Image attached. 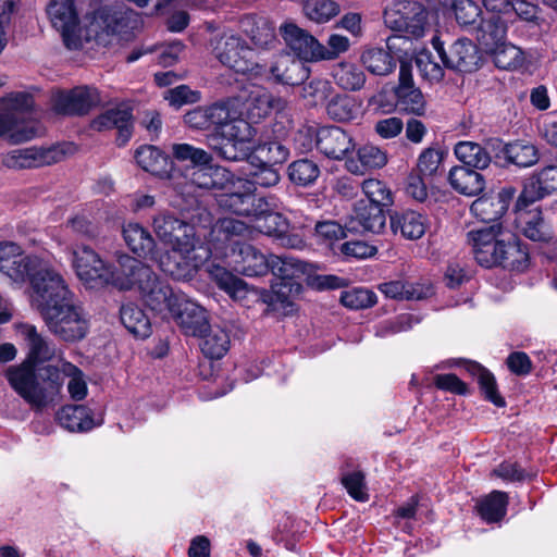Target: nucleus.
<instances>
[{
	"label": "nucleus",
	"mask_w": 557,
	"mask_h": 557,
	"mask_svg": "<svg viewBox=\"0 0 557 557\" xmlns=\"http://www.w3.org/2000/svg\"><path fill=\"white\" fill-rule=\"evenodd\" d=\"M519 223L522 234L533 242L548 243L553 239V230L540 210L521 213Z\"/></svg>",
	"instance_id": "40"
},
{
	"label": "nucleus",
	"mask_w": 557,
	"mask_h": 557,
	"mask_svg": "<svg viewBox=\"0 0 557 557\" xmlns=\"http://www.w3.org/2000/svg\"><path fill=\"white\" fill-rule=\"evenodd\" d=\"M72 262L79 280L89 287L107 284L115 286V281L122 276L120 263L119 268L112 269L88 246L74 248Z\"/></svg>",
	"instance_id": "8"
},
{
	"label": "nucleus",
	"mask_w": 557,
	"mask_h": 557,
	"mask_svg": "<svg viewBox=\"0 0 557 557\" xmlns=\"http://www.w3.org/2000/svg\"><path fill=\"white\" fill-rule=\"evenodd\" d=\"M7 379L11 387L34 411L41 412L52 401L47 388L39 383L33 364L24 362L17 367H10L7 370Z\"/></svg>",
	"instance_id": "10"
},
{
	"label": "nucleus",
	"mask_w": 557,
	"mask_h": 557,
	"mask_svg": "<svg viewBox=\"0 0 557 557\" xmlns=\"http://www.w3.org/2000/svg\"><path fill=\"white\" fill-rule=\"evenodd\" d=\"M387 163V154L373 145H363L357 150V159L346 160V169L355 175H363L368 170L381 169Z\"/></svg>",
	"instance_id": "32"
},
{
	"label": "nucleus",
	"mask_w": 557,
	"mask_h": 557,
	"mask_svg": "<svg viewBox=\"0 0 557 557\" xmlns=\"http://www.w3.org/2000/svg\"><path fill=\"white\" fill-rule=\"evenodd\" d=\"M320 175V169L315 162L308 159H300L292 162L288 166L289 180L299 186L313 184Z\"/></svg>",
	"instance_id": "52"
},
{
	"label": "nucleus",
	"mask_w": 557,
	"mask_h": 557,
	"mask_svg": "<svg viewBox=\"0 0 557 557\" xmlns=\"http://www.w3.org/2000/svg\"><path fill=\"white\" fill-rule=\"evenodd\" d=\"M171 314L182 332L188 336L201 335L208 329L206 310L184 295L178 299L177 307Z\"/></svg>",
	"instance_id": "22"
},
{
	"label": "nucleus",
	"mask_w": 557,
	"mask_h": 557,
	"mask_svg": "<svg viewBox=\"0 0 557 557\" xmlns=\"http://www.w3.org/2000/svg\"><path fill=\"white\" fill-rule=\"evenodd\" d=\"M230 175V172L222 166L201 165L193 172L191 183L199 188L213 189L222 186V178Z\"/></svg>",
	"instance_id": "53"
},
{
	"label": "nucleus",
	"mask_w": 557,
	"mask_h": 557,
	"mask_svg": "<svg viewBox=\"0 0 557 557\" xmlns=\"http://www.w3.org/2000/svg\"><path fill=\"white\" fill-rule=\"evenodd\" d=\"M506 237H510V232L504 230L500 223L471 230L467 234L474 259L484 268L497 265Z\"/></svg>",
	"instance_id": "11"
},
{
	"label": "nucleus",
	"mask_w": 557,
	"mask_h": 557,
	"mask_svg": "<svg viewBox=\"0 0 557 557\" xmlns=\"http://www.w3.org/2000/svg\"><path fill=\"white\" fill-rule=\"evenodd\" d=\"M511 197L512 191L504 188L495 195L479 197L470 210L482 222L495 224L507 211Z\"/></svg>",
	"instance_id": "27"
},
{
	"label": "nucleus",
	"mask_w": 557,
	"mask_h": 557,
	"mask_svg": "<svg viewBox=\"0 0 557 557\" xmlns=\"http://www.w3.org/2000/svg\"><path fill=\"white\" fill-rule=\"evenodd\" d=\"M428 226V219L422 213L413 210L395 212L391 215V228L395 235L409 240L421 238Z\"/></svg>",
	"instance_id": "30"
},
{
	"label": "nucleus",
	"mask_w": 557,
	"mask_h": 557,
	"mask_svg": "<svg viewBox=\"0 0 557 557\" xmlns=\"http://www.w3.org/2000/svg\"><path fill=\"white\" fill-rule=\"evenodd\" d=\"M386 223L383 207L359 200L352 211L349 228L355 232L380 233Z\"/></svg>",
	"instance_id": "26"
},
{
	"label": "nucleus",
	"mask_w": 557,
	"mask_h": 557,
	"mask_svg": "<svg viewBox=\"0 0 557 557\" xmlns=\"http://www.w3.org/2000/svg\"><path fill=\"white\" fill-rule=\"evenodd\" d=\"M10 113H0V136L7 132L11 133L14 143L28 141L41 133L40 124L30 120L25 124H14L16 113L29 112L34 107L33 96L27 92H12L2 99Z\"/></svg>",
	"instance_id": "9"
},
{
	"label": "nucleus",
	"mask_w": 557,
	"mask_h": 557,
	"mask_svg": "<svg viewBox=\"0 0 557 557\" xmlns=\"http://www.w3.org/2000/svg\"><path fill=\"white\" fill-rule=\"evenodd\" d=\"M361 62L366 69L380 76L391 74L396 67L395 58L382 48H370L361 54Z\"/></svg>",
	"instance_id": "46"
},
{
	"label": "nucleus",
	"mask_w": 557,
	"mask_h": 557,
	"mask_svg": "<svg viewBox=\"0 0 557 557\" xmlns=\"http://www.w3.org/2000/svg\"><path fill=\"white\" fill-rule=\"evenodd\" d=\"M306 16L315 23H326L339 13V7L332 0H306L304 3Z\"/></svg>",
	"instance_id": "54"
},
{
	"label": "nucleus",
	"mask_w": 557,
	"mask_h": 557,
	"mask_svg": "<svg viewBox=\"0 0 557 557\" xmlns=\"http://www.w3.org/2000/svg\"><path fill=\"white\" fill-rule=\"evenodd\" d=\"M448 182L455 191L468 197L476 196L485 188L484 176L480 172L462 165L453 166L449 170Z\"/></svg>",
	"instance_id": "31"
},
{
	"label": "nucleus",
	"mask_w": 557,
	"mask_h": 557,
	"mask_svg": "<svg viewBox=\"0 0 557 557\" xmlns=\"http://www.w3.org/2000/svg\"><path fill=\"white\" fill-rule=\"evenodd\" d=\"M488 53L493 57V61L498 69L517 70L520 69L525 61L523 51L510 44H498Z\"/></svg>",
	"instance_id": "47"
},
{
	"label": "nucleus",
	"mask_w": 557,
	"mask_h": 557,
	"mask_svg": "<svg viewBox=\"0 0 557 557\" xmlns=\"http://www.w3.org/2000/svg\"><path fill=\"white\" fill-rule=\"evenodd\" d=\"M350 48V40L346 36L332 34L327 38L326 46L320 44V61H333L347 52Z\"/></svg>",
	"instance_id": "61"
},
{
	"label": "nucleus",
	"mask_w": 557,
	"mask_h": 557,
	"mask_svg": "<svg viewBox=\"0 0 557 557\" xmlns=\"http://www.w3.org/2000/svg\"><path fill=\"white\" fill-rule=\"evenodd\" d=\"M63 151L58 147L18 148L9 151L2 158V164L8 169L23 170L50 165L61 161Z\"/></svg>",
	"instance_id": "17"
},
{
	"label": "nucleus",
	"mask_w": 557,
	"mask_h": 557,
	"mask_svg": "<svg viewBox=\"0 0 557 557\" xmlns=\"http://www.w3.org/2000/svg\"><path fill=\"white\" fill-rule=\"evenodd\" d=\"M206 107L213 128L207 136L208 147L222 160H244L248 153L242 146L252 140L256 129L243 117L239 100L228 98Z\"/></svg>",
	"instance_id": "2"
},
{
	"label": "nucleus",
	"mask_w": 557,
	"mask_h": 557,
	"mask_svg": "<svg viewBox=\"0 0 557 557\" xmlns=\"http://www.w3.org/2000/svg\"><path fill=\"white\" fill-rule=\"evenodd\" d=\"M270 72L277 83L290 86L300 85L310 76V69L306 63L289 54L280 55L271 65Z\"/></svg>",
	"instance_id": "29"
},
{
	"label": "nucleus",
	"mask_w": 557,
	"mask_h": 557,
	"mask_svg": "<svg viewBox=\"0 0 557 557\" xmlns=\"http://www.w3.org/2000/svg\"><path fill=\"white\" fill-rule=\"evenodd\" d=\"M468 370L478 377V383L485 398L496 407H505L506 401L497 391L495 376L476 362L470 363Z\"/></svg>",
	"instance_id": "48"
},
{
	"label": "nucleus",
	"mask_w": 557,
	"mask_h": 557,
	"mask_svg": "<svg viewBox=\"0 0 557 557\" xmlns=\"http://www.w3.org/2000/svg\"><path fill=\"white\" fill-rule=\"evenodd\" d=\"M453 11L460 25L474 24L481 14L480 7L472 0H454Z\"/></svg>",
	"instance_id": "64"
},
{
	"label": "nucleus",
	"mask_w": 557,
	"mask_h": 557,
	"mask_svg": "<svg viewBox=\"0 0 557 557\" xmlns=\"http://www.w3.org/2000/svg\"><path fill=\"white\" fill-rule=\"evenodd\" d=\"M341 302L354 310L370 308L376 304V295L367 288H352L342 293Z\"/></svg>",
	"instance_id": "59"
},
{
	"label": "nucleus",
	"mask_w": 557,
	"mask_h": 557,
	"mask_svg": "<svg viewBox=\"0 0 557 557\" xmlns=\"http://www.w3.org/2000/svg\"><path fill=\"white\" fill-rule=\"evenodd\" d=\"M48 331L61 341H82L89 332V318L75 298L53 307L41 315Z\"/></svg>",
	"instance_id": "6"
},
{
	"label": "nucleus",
	"mask_w": 557,
	"mask_h": 557,
	"mask_svg": "<svg viewBox=\"0 0 557 557\" xmlns=\"http://www.w3.org/2000/svg\"><path fill=\"white\" fill-rule=\"evenodd\" d=\"M361 188L367 196L366 202H371L383 208L393 203L392 191L382 181L375 178L366 180L362 182Z\"/></svg>",
	"instance_id": "57"
},
{
	"label": "nucleus",
	"mask_w": 557,
	"mask_h": 557,
	"mask_svg": "<svg viewBox=\"0 0 557 557\" xmlns=\"http://www.w3.org/2000/svg\"><path fill=\"white\" fill-rule=\"evenodd\" d=\"M247 92L244 107L247 119L252 123H258L272 111H282L286 107L284 99L272 95L263 86L251 85Z\"/></svg>",
	"instance_id": "21"
},
{
	"label": "nucleus",
	"mask_w": 557,
	"mask_h": 557,
	"mask_svg": "<svg viewBox=\"0 0 557 557\" xmlns=\"http://www.w3.org/2000/svg\"><path fill=\"white\" fill-rule=\"evenodd\" d=\"M502 153L508 162L520 168H530L539 161L536 147L523 140L506 144Z\"/></svg>",
	"instance_id": "45"
},
{
	"label": "nucleus",
	"mask_w": 557,
	"mask_h": 557,
	"mask_svg": "<svg viewBox=\"0 0 557 557\" xmlns=\"http://www.w3.org/2000/svg\"><path fill=\"white\" fill-rule=\"evenodd\" d=\"M171 152L176 161L188 162L194 166L209 165L213 160L212 156L205 149L189 144H174Z\"/></svg>",
	"instance_id": "56"
},
{
	"label": "nucleus",
	"mask_w": 557,
	"mask_h": 557,
	"mask_svg": "<svg viewBox=\"0 0 557 557\" xmlns=\"http://www.w3.org/2000/svg\"><path fill=\"white\" fill-rule=\"evenodd\" d=\"M91 128L98 132L116 128L119 145H124L132 136V111L128 108L107 110L91 122Z\"/></svg>",
	"instance_id": "28"
},
{
	"label": "nucleus",
	"mask_w": 557,
	"mask_h": 557,
	"mask_svg": "<svg viewBox=\"0 0 557 557\" xmlns=\"http://www.w3.org/2000/svg\"><path fill=\"white\" fill-rule=\"evenodd\" d=\"M201 338L200 349L210 359H221L230 349V335L224 327L208 325L206 332L197 335Z\"/></svg>",
	"instance_id": "37"
},
{
	"label": "nucleus",
	"mask_w": 557,
	"mask_h": 557,
	"mask_svg": "<svg viewBox=\"0 0 557 557\" xmlns=\"http://www.w3.org/2000/svg\"><path fill=\"white\" fill-rule=\"evenodd\" d=\"M507 505V493L493 491L478 503L476 509L484 521L493 523L500 521L505 517Z\"/></svg>",
	"instance_id": "43"
},
{
	"label": "nucleus",
	"mask_w": 557,
	"mask_h": 557,
	"mask_svg": "<svg viewBox=\"0 0 557 557\" xmlns=\"http://www.w3.org/2000/svg\"><path fill=\"white\" fill-rule=\"evenodd\" d=\"M100 103L98 89L86 85L61 90L53 96V109L63 115H85Z\"/></svg>",
	"instance_id": "13"
},
{
	"label": "nucleus",
	"mask_w": 557,
	"mask_h": 557,
	"mask_svg": "<svg viewBox=\"0 0 557 557\" xmlns=\"http://www.w3.org/2000/svg\"><path fill=\"white\" fill-rule=\"evenodd\" d=\"M60 425L70 432L90 431L96 424L91 410L84 405H66L57 412Z\"/></svg>",
	"instance_id": "35"
},
{
	"label": "nucleus",
	"mask_w": 557,
	"mask_h": 557,
	"mask_svg": "<svg viewBox=\"0 0 557 557\" xmlns=\"http://www.w3.org/2000/svg\"><path fill=\"white\" fill-rule=\"evenodd\" d=\"M272 205L269 202V206L265 207L263 213L256 214L253 218V234L260 233L275 239L280 234H283L285 231H288L289 223L286 218H284L281 213L273 212L270 210Z\"/></svg>",
	"instance_id": "44"
},
{
	"label": "nucleus",
	"mask_w": 557,
	"mask_h": 557,
	"mask_svg": "<svg viewBox=\"0 0 557 557\" xmlns=\"http://www.w3.org/2000/svg\"><path fill=\"white\" fill-rule=\"evenodd\" d=\"M556 191L557 166L549 165L525 181L518 203H532Z\"/></svg>",
	"instance_id": "24"
},
{
	"label": "nucleus",
	"mask_w": 557,
	"mask_h": 557,
	"mask_svg": "<svg viewBox=\"0 0 557 557\" xmlns=\"http://www.w3.org/2000/svg\"><path fill=\"white\" fill-rule=\"evenodd\" d=\"M426 14L424 8L413 0H394L384 10V23L400 35L387 37L388 50L398 49V41L421 38L425 33Z\"/></svg>",
	"instance_id": "5"
},
{
	"label": "nucleus",
	"mask_w": 557,
	"mask_h": 557,
	"mask_svg": "<svg viewBox=\"0 0 557 557\" xmlns=\"http://www.w3.org/2000/svg\"><path fill=\"white\" fill-rule=\"evenodd\" d=\"M456 158L463 163L462 166L482 171L490 166L492 158L480 144L474 141H459L454 148Z\"/></svg>",
	"instance_id": "39"
},
{
	"label": "nucleus",
	"mask_w": 557,
	"mask_h": 557,
	"mask_svg": "<svg viewBox=\"0 0 557 557\" xmlns=\"http://www.w3.org/2000/svg\"><path fill=\"white\" fill-rule=\"evenodd\" d=\"M356 144L352 136L338 126H322L318 135V151L329 159H349Z\"/></svg>",
	"instance_id": "20"
},
{
	"label": "nucleus",
	"mask_w": 557,
	"mask_h": 557,
	"mask_svg": "<svg viewBox=\"0 0 557 557\" xmlns=\"http://www.w3.org/2000/svg\"><path fill=\"white\" fill-rule=\"evenodd\" d=\"M152 226L157 237L171 248L157 259L164 273L181 280L199 267L202 259L196 256V250L201 243L193 224L174 213L160 212L153 218Z\"/></svg>",
	"instance_id": "1"
},
{
	"label": "nucleus",
	"mask_w": 557,
	"mask_h": 557,
	"mask_svg": "<svg viewBox=\"0 0 557 557\" xmlns=\"http://www.w3.org/2000/svg\"><path fill=\"white\" fill-rule=\"evenodd\" d=\"M17 333L25 341L28 354L25 363L36 364L48 361L55 354L54 345L37 331V327L28 323L15 325Z\"/></svg>",
	"instance_id": "25"
},
{
	"label": "nucleus",
	"mask_w": 557,
	"mask_h": 557,
	"mask_svg": "<svg viewBox=\"0 0 557 557\" xmlns=\"http://www.w3.org/2000/svg\"><path fill=\"white\" fill-rule=\"evenodd\" d=\"M123 238L128 248L139 257H151L157 261L154 255L156 240L151 233L139 223H128L123 227Z\"/></svg>",
	"instance_id": "34"
},
{
	"label": "nucleus",
	"mask_w": 557,
	"mask_h": 557,
	"mask_svg": "<svg viewBox=\"0 0 557 557\" xmlns=\"http://www.w3.org/2000/svg\"><path fill=\"white\" fill-rule=\"evenodd\" d=\"M359 111L356 100L347 95H337L326 106L327 115L338 122L354 120Z\"/></svg>",
	"instance_id": "51"
},
{
	"label": "nucleus",
	"mask_w": 557,
	"mask_h": 557,
	"mask_svg": "<svg viewBox=\"0 0 557 557\" xmlns=\"http://www.w3.org/2000/svg\"><path fill=\"white\" fill-rule=\"evenodd\" d=\"M231 261L234 270L246 276H261L269 272V258L247 243L233 242Z\"/></svg>",
	"instance_id": "19"
},
{
	"label": "nucleus",
	"mask_w": 557,
	"mask_h": 557,
	"mask_svg": "<svg viewBox=\"0 0 557 557\" xmlns=\"http://www.w3.org/2000/svg\"><path fill=\"white\" fill-rule=\"evenodd\" d=\"M432 45L448 69L470 73L479 66L481 59L479 50L470 39L460 38L456 40L448 51L445 50L438 37L432 39Z\"/></svg>",
	"instance_id": "15"
},
{
	"label": "nucleus",
	"mask_w": 557,
	"mask_h": 557,
	"mask_svg": "<svg viewBox=\"0 0 557 557\" xmlns=\"http://www.w3.org/2000/svg\"><path fill=\"white\" fill-rule=\"evenodd\" d=\"M394 91L401 110L416 115L424 114L425 100L421 90L414 86L411 63H400L398 85Z\"/></svg>",
	"instance_id": "18"
},
{
	"label": "nucleus",
	"mask_w": 557,
	"mask_h": 557,
	"mask_svg": "<svg viewBox=\"0 0 557 557\" xmlns=\"http://www.w3.org/2000/svg\"><path fill=\"white\" fill-rule=\"evenodd\" d=\"M502 250L497 265L518 272H522L529 267V251L513 234L510 233V237H506Z\"/></svg>",
	"instance_id": "36"
},
{
	"label": "nucleus",
	"mask_w": 557,
	"mask_h": 557,
	"mask_svg": "<svg viewBox=\"0 0 557 557\" xmlns=\"http://www.w3.org/2000/svg\"><path fill=\"white\" fill-rule=\"evenodd\" d=\"M137 164L157 176H165L171 170L170 158L154 146H141L135 151Z\"/></svg>",
	"instance_id": "38"
},
{
	"label": "nucleus",
	"mask_w": 557,
	"mask_h": 557,
	"mask_svg": "<svg viewBox=\"0 0 557 557\" xmlns=\"http://www.w3.org/2000/svg\"><path fill=\"white\" fill-rule=\"evenodd\" d=\"M481 44L486 52L491 51L498 44L506 42L507 25L499 16H492L481 24Z\"/></svg>",
	"instance_id": "49"
},
{
	"label": "nucleus",
	"mask_w": 557,
	"mask_h": 557,
	"mask_svg": "<svg viewBox=\"0 0 557 557\" xmlns=\"http://www.w3.org/2000/svg\"><path fill=\"white\" fill-rule=\"evenodd\" d=\"M332 92V85L327 79L315 78L302 88V97L311 106L323 103Z\"/></svg>",
	"instance_id": "60"
},
{
	"label": "nucleus",
	"mask_w": 557,
	"mask_h": 557,
	"mask_svg": "<svg viewBox=\"0 0 557 557\" xmlns=\"http://www.w3.org/2000/svg\"><path fill=\"white\" fill-rule=\"evenodd\" d=\"M39 257L24 255L22 248L13 242L0 243V272H3L13 282H26L29 271L38 264Z\"/></svg>",
	"instance_id": "16"
},
{
	"label": "nucleus",
	"mask_w": 557,
	"mask_h": 557,
	"mask_svg": "<svg viewBox=\"0 0 557 557\" xmlns=\"http://www.w3.org/2000/svg\"><path fill=\"white\" fill-rule=\"evenodd\" d=\"M443 153L435 148L424 149L418 157L417 172L424 177H433L442 163Z\"/></svg>",
	"instance_id": "62"
},
{
	"label": "nucleus",
	"mask_w": 557,
	"mask_h": 557,
	"mask_svg": "<svg viewBox=\"0 0 557 557\" xmlns=\"http://www.w3.org/2000/svg\"><path fill=\"white\" fill-rule=\"evenodd\" d=\"M289 149L281 140H267L256 147V156L252 160L276 165L287 161Z\"/></svg>",
	"instance_id": "50"
},
{
	"label": "nucleus",
	"mask_w": 557,
	"mask_h": 557,
	"mask_svg": "<svg viewBox=\"0 0 557 557\" xmlns=\"http://www.w3.org/2000/svg\"><path fill=\"white\" fill-rule=\"evenodd\" d=\"M338 87L348 91L360 90L366 84V74L360 66L352 62L342 61L335 64L331 72Z\"/></svg>",
	"instance_id": "41"
},
{
	"label": "nucleus",
	"mask_w": 557,
	"mask_h": 557,
	"mask_svg": "<svg viewBox=\"0 0 557 557\" xmlns=\"http://www.w3.org/2000/svg\"><path fill=\"white\" fill-rule=\"evenodd\" d=\"M252 169L248 174V177L244 178V181H248L252 183L253 190H257V186L269 188L275 186L280 180L281 175L275 165L267 164L259 162L255 164L253 160L251 161Z\"/></svg>",
	"instance_id": "55"
},
{
	"label": "nucleus",
	"mask_w": 557,
	"mask_h": 557,
	"mask_svg": "<svg viewBox=\"0 0 557 557\" xmlns=\"http://www.w3.org/2000/svg\"><path fill=\"white\" fill-rule=\"evenodd\" d=\"M220 206L232 213L244 216H255L263 213L269 200L257 197L252 183L236 177L231 181L228 191L220 198Z\"/></svg>",
	"instance_id": "12"
},
{
	"label": "nucleus",
	"mask_w": 557,
	"mask_h": 557,
	"mask_svg": "<svg viewBox=\"0 0 557 557\" xmlns=\"http://www.w3.org/2000/svg\"><path fill=\"white\" fill-rule=\"evenodd\" d=\"M269 270L282 280L280 288L276 289L277 284L272 285L273 293L277 299L284 301L287 294L284 289L290 290L289 280H292L297 272L302 271V264L296 259L288 256H270L269 258Z\"/></svg>",
	"instance_id": "33"
},
{
	"label": "nucleus",
	"mask_w": 557,
	"mask_h": 557,
	"mask_svg": "<svg viewBox=\"0 0 557 557\" xmlns=\"http://www.w3.org/2000/svg\"><path fill=\"white\" fill-rule=\"evenodd\" d=\"M120 318L123 325L136 337L146 338L151 334V323L145 311L134 302L121 307Z\"/></svg>",
	"instance_id": "42"
},
{
	"label": "nucleus",
	"mask_w": 557,
	"mask_h": 557,
	"mask_svg": "<svg viewBox=\"0 0 557 557\" xmlns=\"http://www.w3.org/2000/svg\"><path fill=\"white\" fill-rule=\"evenodd\" d=\"M212 53L225 66L236 73L261 76L265 69L256 61V52L245 40L235 35L224 34L210 41Z\"/></svg>",
	"instance_id": "7"
},
{
	"label": "nucleus",
	"mask_w": 557,
	"mask_h": 557,
	"mask_svg": "<svg viewBox=\"0 0 557 557\" xmlns=\"http://www.w3.org/2000/svg\"><path fill=\"white\" fill-rule=\"evenodd\" d=\"M281 32L287 46L304 62L320 61V41L295 24H285Z\"/></svg>",
	"instance_id": "23"
},
{
	"label": "nucleus",
	"mask_w": 557,
	"mask_h": 557,
	"mask_svg": "<svg viewBox=\"0 0 557 557\" xmlns=\"http://www.w3.org/2000/svg\"><path fill=\"white\" fill-rule=\"evenodd\" d=\"M47 14L51 25L61 33L65 46L70 49H77L81 41L75 0H50L47 5Z\"/></svg>",
	"instance_id": "14"
},
{
	"label": "nucleus",
	"mask_w": 557,
	"mask_h": 557,
	"mask_svg": "<svg viewBox=\"0 0 557 557\" xmlns=\"http://www.w3.org/2000/svg\"><path fill=\"white\" fill-rule=\"evenodd\" d=\"M216 284L233 298H244L246 296V283L233 275L223 268H216L213 272Z\"/></svg>",
	"instance_id": "58"
},
{
	"label": "nucleus",
	"mask_w": 557,
	"mask_h": 557,
	"mask_svg": "<svg viewBox=\"0 0 557 557\" xmlns=\"http://www.w3.org/2000/svg\"><path fill=\"white\" fill-rule=\"evenodd\" d=\"M342 484L355 500L367 502L369 499L364 474L361 471L343 474Z\"/></svg>",
	"instance_id": "63"
},
{
	"label": "nucleus",
	"mask_w": 557,
	"mask_h": 557,
	"mask_svg": "<svg viewBox=\"0 0 557 557\" xmlns=\"http://www.w3.org/2000/svg\"><path fill=\"white\" fill-rule=\"evenodd\" d=\"M30 285V305L41 315L48 310L74 297L63 276L42 259L27 276Z\"/></svg>",
	"instance_id": "4"
},
{
	"label": "nucleus",
	"mask_w": 557,
	"mask_h": 557,
	"mask_svg": "<svg viewBox=\"0 0 557 557\" xmlns=\"http://www.w3.org/2000/svg\"><path fill=\"white\" fill-rule=\"evenodd\" d=\"M120 264L122 276L115 281V287L123 290L137 287L146 305L158 313L175 310L183 295L161 282L149 265L131 256L120 257Z\"/></svg>",
	"instance_id": "3"
}]
</instances>
